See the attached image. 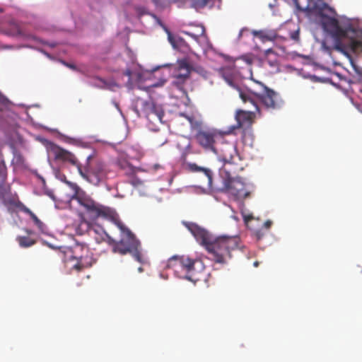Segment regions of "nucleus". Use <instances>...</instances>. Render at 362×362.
I'll use <instances>...</instances> for the list:
<instances>
[{
    "mask_svg": "<svg viewBox=\"0 0 362 362\" xmlns=\"http://www.w3.org/2000/svg\"><path fill=\"white\" fill-rule=\"evenodd\" d=\"M298 9L315 14L322 18V26L334 40V49L343 54L346 51L356 52L362 47V29L357 21L348 23L344 28L339 21L327 16L326 11H332V8L322 0H295Z\"/></svg>",
    "mask_w": 362,
    "mask_h": 362,
    "instance_id": "obj_1",
    "label": "nucleus"
},
{
    "mask_svg": "<svg viewBox=\"0 0 362 362\" xmlns=\"http://www.w3.org/2000/svg\"><path fill=\"white\" fill-rule=\"evenodd\" d=\"M187 227L216 263L227 264L232 257V252L239 247L240 239L238 236L221 235L214 239L206 230L194 223H188Z\"/></svg>",
    "mask_w": 362,
    "mask_h": 362,
    "instance_id": "obj_2",
    "label": "nucleus"
},
{
    "mask_svg": "<svg viewBox=\"0 0 362 362\" xmlns=\"http://www.w3.org/2000/svg\"><path fill=\"white\" fill-rule=\"evenodd\" d=\"M49 150L55 160L76 166L79 175L92 185H98L107 179L109 170L106 164L100 160L92 161V156H88L86 163L83 167L74 153L59 146L52 144Z\"/></svg>",
    "mask_w": 362,
    "mask_h": 362,
    "instance_id": "obj_3",
    "label": "nucleus"
},
{
    "mask_svg": "<svg viewBox=\"0 0 362 362\" xmlns=\"http://www.w3.org/2000/svg\"><path fill=\"white\" fill-rule=\"evenodd\" d=\"M235 72L234 69L227 67L222 69L221 75L230 86L238 91L239 97L244 104L250 105L259 112V107L257 104V99L262 95L267 86L251 77L250 83L243 88L238 85V77Z\"/></svg>",
    "mask_w": 362,
    "mask_h": 362,
    "instance_id": "obj_4",
    "label": "nucleus"
},
{
    "mask_svg": "<svg viewBox=\"0 0 362 362\" xmlns=\"http://www.w3.org/2000/svg\"><path fill=\"white\" fill-rule=\"evenodd\" d=\"M66 183L74 191L71 199L76 200L83 209L81 216L86 215L92 221H95L98 218L110 219L115 218V211L112 209L102 205L93 200L77 184L71 182H66Z\"/></svg>",
    "mask_w": 362,
    "mask_h": 362,
    "instance_id": "obj_5",
    "label": "nucleus"
},
{
    "mask_svg": "<svg viewBox=\"0 0 362 362\" xmlns=\"http://www.w3.org/2000/svg\"><path fill=\"white\" fill-rule=\"evenodd\" d=\"M115 223L120 230L121 237L118 241L114 238L109 239V245L112 247V252L121 255L130 254L136 261L144 263L140 241L122 221L115 220Z\"/></svg>",
    "mask_w": 362,
    "mask_h": 362,
    "instance_id": "obj_6",
    "label": "nucleus"
},
{
    "mask_svg": "<svg viewBox=\"0 0 362 362\" xmlns=\"http://www.w3.org/2000/svg\"><path fill=\"white\" fill-rule=\"evenodd\" d=\"M169 264L175 271L180 269L185 273V277L192 281H198L202 279L204 272V264L200 259H192L188 257H173Z\"/></svg>",
    "mask_w": 362,
    "mask_h": 362,
    "instance_id": "obj_7",
    "label": "nucleus"
},
{
    "mask_svg": "<svg viewBox=\"0 0 362 362\" xmlns=\"http://www.w3.org/2000/svg\"><path fill=\"white\" fill-rule=\"evenodd\" d=\"M62 252L64 262L76 261V263L72 265V268L77 272L91 267L95 261L93 253L87 246L77 245L72 248H65Z\"/></svg>",
    "mask_w": 362,
    "mask_h": 362,
    "instance_id": "obj_8",
    "label": "nucleus"
},
{
    "mask_svg": "<svg viewBox=\"0 0 362 362\" xmlns=\"http://www.w3.org/2000/svg\"><path fill=\"white\" fill-rule=\"evenodd\" d=\"M226 188L227 192L237 201L249 197L251 193L250 187L240 177L229 178L226 182Z\"/></svg>",
    "mask_w": 362,
    "mask_h": 362,
    "instance_id": "obj_9",
    "label": "nucleus"
},
{
    "mask_svg": "<svg viewBox=\"0 0 362 362\" xmlns=\"http://www.w3.org/2000/svg\"><path fill=\"white\" fill-rule=\"evenodd\" d=\"M218 136V132L214 129L205 128L194 135L197 143L205 151H209L218 154L215 147L216 139Z\"/></svg>",
    "mask_w": 362,
    "mask_h": 362,
    "instance_id": "obj_10",
    "label": "nucleus"
},
{
    "mask_svg": "<svg viewBox=\"0 0 362 362\" xmlns=\"http://www.w3.org/2000/svg\"><path fill=\"white\" fill-rule=\"evenodd\" d=\"M86 231H88L98 243L105 242L109 245V239H112L100 226H90V223L83 218L76 228V233L78 235H83Z\"/></svg>",
    "mask_w": 362,
    "mask_h": 362,
    "instance_id": "obj_11",
    "label": "nucleus"
},
{
    "mask_svg": "<svg viewBox=\"0 0 362 362\" xmlns=\"http://www.w3.org/2000/svg\"><path fill=\"white\" fill-rule=\"evenodd\" d=\"M258 103L267 110H275L280 107L281 100L279 93L267 87L262 95L257 99V105Z\"/></svg>",
    "mask_w": 362,
    "mask_h": 362,
    "instance_id": "obj_12",
    "label": "nucleus"
},
{
    "mask_svg": "<svg viewBox=\"0 0 362 362\" xmlns=\"http://www.w3.org/2000/svg\"><path fill=\"white\" fill-rule=\"evenodd\" d=\"M254 110H239L237 111L235 115V119L238 122V127L239 128L251 127L257 114L260 115V112H258Z\"/></svg>",
    "mask_w": 362,
    "mask_h": 362,
    "instance_id": "obj_13",
    "label": "nucleus"
},
{
    "mask_svg": "<svg viewBox=\"0 0 362 362\" xmlns=\"http://www.w3.org/2000/svg\"><path fill=\"white\" fill-rule=\"evenodd\" d=\"M141 111L144 115L150 119L154 115L159 121H162L164 112L160 105L156 104L152 100H141Z\"/></svg>",
    "mask_w": 362,
    "mask_h": 362,
    "instance_id": "obj_14",
    "label": "nucleus"
},
{
    "mask_svg": "<svg viewBox=\"0 0 362 362\" xmlns=\"http://www.w3.org/2000/svg\"><path fill=\"white\" fill-rule=\"evenodd\" d=\"M191 66L187 61L182 59L178 62L177 69L174 73V83L180 86L183 84L189 77Z\"/></svg>",
    "mask_w": 362,
    "mask_h": 362,
    "instance_id": "obj_15",
    "label": "nucleus"
},
{
    "mask_svg": "<svg viewBox=\"0 0 362 362\" xmlns=\"http://www.w3.org/2000/svg\"><path fill=\"white\" fill-rule=\"evenodd\" d=\"M220 158L224 163H232L235 156H238L236 146L232 143L223 144L220 149H217Z\"/></svg>",
    "mask_w": 362,
    "mask_h": 362,
    "instance_id": "obj_16",
    "label": "nucleus"
},
{
    "mask_svg": "<svg viewBox=\"0 0 362 362\" xmlns=\"http://www.w3.org/2000/svg\"><path fill=\"white\" fill-rule=\"evenodd\" d=\"M180 115L187 119L192 131H194L197 133L204 129L203 120L201 116L195 115H187L185 113H180Z\"/></svg>",
    "mask_w": 362,
    "mask_h": 362,
    "instance_id": "obj_17",
    "label": "nucleus"
},
{
    "mask_svg": "<svg viewBox=\"0 0 362 362\" xmlns=\"http://www.w3.org/2000/svg\"><path fill=\"white\" fill-rule=\"evenodd\" d=\"M252 35L259 38L263 42L267 41H274L278 36L276 31L274 30H253Z\"/></svg>",
    "mask_w": 362,
    "mask_h": 362,
    "instance_id": "obj_18",
    "label": "nucleus"
},
{
    "mask_svg": "<svg viewBox=\"0 0 362 362\" xmlns=\"http://www.w3.org/2000/svg\"><path fill=\"white\" fill-rule=\"evenodd\" d=\"M186 165H187V170H189L190 172H192V173L202 172V173H204V175L207 178L208 185L209 187L212 186L213 173L210 169L198 166L196 163H188L186 164Z\"/></svg>",
    "mask_w": 362,
    "mask_h": 362,
    "instance_id": "obj_19",
    "label": "nucleus"
},
{
    "mask_svg": "<svg viewBox=\"0 0 362 362\" xmlns=\"http://www.w3.org/2000/svg\"><path fill=\"white\" fill-rule=\"evenodd\" d=\"M4 204L9 206L14 209H17L19 211L23 212L24 209H26L27 206H25L18 199V197L16 194L11 196H4Z\"/></svg>",
    "mask_w": 362,
    "mask_h": 362,
    "instance_id": "obj_20",
    "label": "nucleus"
},
{
    "mask_svg": "<svg viewBox=\"0 0 362 362\" xmlns=\"http://www.w3.org/2000/svg\"><path fill=\"white\" fill-rule=\"evenodd\" d=\"M117 165L122 170H123L124 175L129 177H133L136 175L137 171L141 170L139 168L134 167L132 164L125 160H118Z\"/></svg>",
    "mask_w": 362,
    "mask_h": 362,
    "instance_id": "obj_21",
    "label": "nucleus"
},
{
    "mask_svg": "<svg viewBox=\"0 0 362 362\" xmlns=\"http://www.w3.org/2000/svg\"><path fill=\"white\" fill-rule=\"evenodd\" d=\"M242 141L245 146L252 147L255 141V136L252 127H245L242 131Z\"/></svg>",
    "mask_w": 362,
    "mask_h": 362,
    "instance_id": "obj_22",
    "label": "nucleus"
},
{
    "mask_svg": "<svg viewBox=\"0 0 362 362\" xmlns=\"http://www.w3.org/2000/svg\"><path fill=\"white\" fill-rule=\"evenodd\" d=\"M23 213L30 216V218L33 221L35 225L37 227V228L44 232L46 228L45 225L37 217V216L33 213L28 207L24 209Z\"/></svg>",
    "mask_w": 362,
    "mask_h": 362,
    "instance_id": "obj_23",
    "label": "nucleus"
},
{
    "mask_svg": "<svg viewBox=\"0 0 362 362\" xmlns=\"http://www.w3.org/2000/svg\"><path fill=\"white\" fill-rule=\"evenodd\" d=\"M17 241L21 247H29L36 243V240L27 236H18Z\"/></svg>",
    "mask_w": 362,
    "mask_h": 362,
    "instance_id": "obj_24",
    "label": "nucleus"
},
{
    "mask_svg": "<svg viewBox=\"0 0 362 362\" xmlns=\"http://www.w3.org/2000/svg\"><path fill=\"white\" fill-rule=\"evenodd\" d=\"M191 7L199 10L204 8L209 3V0H189Z\"/></svg>",
    "mask_w": 362,
    "mask_h": 362,
    "instance_id": "obj_25",
    "label": "nucleus"
},
{
    "mask_svg": "<svg viewBox=\"0 0 362 362\" xmlns=\"http://www.w3.org/2000/svg\"><path fill=\"white\" fill-rule=\"evenodd\" d=\"M7 177V168L4 162H0V180L4 182Z\"/></svg>",
    "mask_w": 362,
    "mask_h": 362,
    "instance_id": "obj_26",
    "label": "nucleus"
},
{
    "mask_svg": "<svg viewBox=\"0 0 362 362\" xmlns=\"http://www.w3.org/2000/svg\"><path fill=\"white\" fill-rule=\"evenodd\" d=\"M204 33H205V29H204V28L203 26L199 27V34H194V33H191L189 31H183V33L185 35L190 36L191 37H192L195 40H197L199 37V35H204Z\"/></svg>",
    "mask_w": 362,
    "mask_h": 362,
    "instance_id": "obj_27",
    "label": "nucleus"
},
{
    "mask_svg": "<svg viewBox=\"0 0 362 362\" xmlns=\"http://www.w3.org/2000/svg\"><path fill=\"white\" fill-rule=\"evenodd\" d=\"M159 168H161V165L159 164H155L152 166L147 167L146 170H145L148 171V172H155L157 170H158Z\"/></svg>",
    "mask_w": 362,
    "mask_h": 362,
    "instance_id": "obj_28",
    "label": "nucleus"
},
{
    "mask_svg": "<svg viewBox=\"0 0 362 362\" xmlns=\"http://www.w3.org/2000/svg\"><path fill=\"white\" fill-rule=\"evenodd\" d=\"M13 35L16 36H21L23 35V33L19 25H15V31L13 33Z\"/></svg>",
    "mask_w": 362,
    "mask_h": 362,
    "instance_id": "obj_29",
    "label": "nucleus"
},
{
    "mask_svg": "<svg viewBox=\"0 0 362 362\" xmlns=\"http://www.w3.org/2000/svg\"><path fill=\"white\" fill-rule=\"evenodd\" d=\"M124 74L125 76H127L129 77V82L131 81L132 80V72L130 69H127L124 71Z\"/></svg>",
    "mask_w": 362,
    "mask_h": 362,
    "instance_id": "obj_30",
    "label": "nucleus"
},
{
    "mask_svg": "<svg viewBox=\"0 0 362 362\" xmlns=\"http://www.w3.org/2000/svg\"><path fill=\"white\" fill-rule=\"evenodd\" d=\"M272 225V221L270 220H267L264 223V227L267 229H269Z\"/></svg>",
    "mask_w": 362,
    "mask_h": 362,
    "instance_id": "obj_31",
    "label": "nucleus"
},
{
    "mask_svg": "<svg viewBox=\"0 0 362 362\" xmlns=\"http://www.w3.org/2000/svg\"><path fill=\"white\" fill-rule=\"evenodd\" d=\"M255 235H256L257 238L258 240H259L264 236V233L260 230H257L255 232Z\"/></svg>",
    "mask_w": 362,
    "mask_h": 362,
    "instance_id": "obj_32",
    "label": "nucleus"
},
{
    "mask_svg": "<svg viewBox=\"0 0 362 362\" xmlns=\"http://www.w3.org/2000/svg\"><path fill=\"white\" fill-rule=\"evenodd\" d=\"M156 4L161 5L163 4L166 0H153Z\"/></svg>",
    "mask_w": 362,
    "mask_h": 362,
    "instance_id": "obj_33",
    "label": "nucleus"
},
{
    "mask_svg": "<svg viewBox=\"0 0 362 362\" xmlns=\"http://www.w3.org/2000/svg\"><path fill=\"white\" fill-rule=\"evenodd\" d=\"M253 219V216L252 215H248L247 216L245 217V221L246 222H248L249 221Z\"/></svg>",
    "mask_w": 362,
    "mask_h": 362,
    "instance_id": "obj_34",
    "label": "nucleus"
},
{
    "mask_svg": "<svg viewBox=\"0 0 362 362\" xmlns=\"http://www.w3.org/2000/svg\"><path fill=\"white\" fill-rule=\"evenodd\" d=\"M65 64H66L68 67H69V68H71V69H76V66H75V65H74V64H68V63H65Z\"/></svg>",
    "mask_w": 362,
    "mask_h": 362,
    "instance_id": "obj_35",
    "label": "nucleus"
},
{
    "mask_svg": "<svg viewBox=\"0 0 362 362\" xmlns=\"http://www.w3.org/2000/svg\"><path fill=\"white\" fill-rule=\"evenodd\" d=\"M356 71L357 72V74L362 77V69H356Z\"/></svg>",
    "mask_w": 362,
    "mask_h": 362,
    "instance_id": "obj_36",
    "label": "nucleus"
},
{
    "mask_svg": "<svg viewBox=\"0 0 362 362\" xmlns=\"http://www.w3.org/2000/svg\"><path fill=\"white\" fill-rule=\"evenodd\" d=\"M144 156L143 152L139 151L138 156H136V159H140Z\"/></svg>",
    "mask_w": 362,
    "mask_h": 362,
    "instance_id": "obj_37",
    "label": "nucleus"
},
{
    "mask_svg": "<svg viewBox=\"0 0 362 362\" xmlns=\"http://www.w3.org/2000/svg\"><path fill=\"white\" fill-rule=\"evenodd\" d=\"M298 33L293 34V35H292V36H291V37H292L293 40H296V39L298 38Z\"/></svg>",
    "mask_w": 362,
    "mask_h": 362,
    "instance_id": "obj_38",
    "label": "nucleus"
},
{
    "mask_svg": "<svg viewBox=\"0 0 362 362\" xmlns=\"http://www.w3.org/2000/svg\"><path fill=\"white\" fill-rule=\"evenodd\" d=\"M142 271H143L142 267H139V272H141Z\"/></svg>",
    "mask_w": 362,
    "mask_h": 362,
    "instance_id": "obj_39",
    "label": "nucleus"
},
{
    "mask_svg": "<svg viewBox=\"0 0 362 362\" xmlns=\"http://www.w3.org/2000/svg\"><path fill=\"white\" fill-rule=\"evenodd\" d=\"M254 265H255V267H257V266H258V262H255L254 263Z\"/></svg>",
    "mask_w": 362,
    "mask_h": 362,
    "instance_id": "obj_40",
    "label": "nucleus"
},
{
    "mask_svg": "<svg viewBox=\"0 0 362 362\" xmlns=\"http://www.w3.org/2000/svg\"><path fill=\"white\" fill-rule=\"evenodd\" d=\"M267 52H272V49H269L268 50H267Z\"/></svg>",
    "mask_w": 362,
    "mask_h": 362,
    "instance_id": "obj_41",
    "label": "nucleus"
},
{
    "mask_svg": "<svg viewBox=\"0 0 362 362\" xmlns=\"http://www.w3.org/2000/svg\"><path fill=\"white\" fill-rule=\"evenodd\" d=\"M3 11V9L0 8V13H2Z\"/></svg>",
    "mask_w": 362,
    "mask_h": 362,
    "instance_id": "obj_42",
    "label": "nucleus"
}]
</instances>
